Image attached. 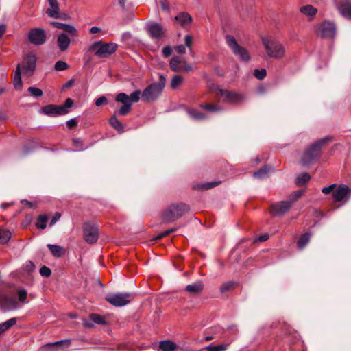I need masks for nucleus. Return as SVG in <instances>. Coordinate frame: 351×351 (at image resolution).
Instances as JSON below:
<instances>
[{
	"mask_svg": "<svg viewBox=\"0 0 351 351\" xmlns=\"http://www.w3.org/2000/svg\"><path fill=\"white\" fill-rule=\"evenodd\" d=\"M183 82V77L178 75L173 76L171 82V87L172 89L178 88Z\"/></svg>",
	"mask_w": 351,
	"mask_h": 351,
	"instance_id": "nucleus-38",
	"label": "nucleus"
},
{
	"mask_svg": "<svg viewBox=\"0 0 351 351\" xmlns=\"http://www.w3.org/2000/svg\"><path fill=\"white\" fill-rule=\"evenodd\" d=\"M27 90L29 94L34 97H41L43 94V92L41 89L34 86L29 87Z\"/></svg>",
	"mask_w": 351,
	"mask_h": 351,
	"instance_id": "nucleus-43",
	"label": "nucleus"
},
{
	"mask_svg": "<svg viewBox=\"0 0 351 351\" xmlns=\"http://www.w3.org/2000/svg\"><path fill=\"white\" fill-rule=\"evenodd\" d=\"M184 42L186 47L191 49L192 47L193 38L190 35H186L184 37Z\"/></svg>",
	"mask_w": 351,
	"mask_h": 351,
	"instance_id": "nucleus-54",
	"label": "nucleus"
},
{
	"mask_svg": "<svg viewBox=\"0 0 351 351\" xmlns=\"http://www.w3.org/2000/svg\"><path fill=\"white\" fill-rule=\"evenodd\" d=\"M84 239L88 243H95L99 238L97 226L90 222H86L83 226Z\"/></svg>",
	"mask_w": 351,
	"mask_h": 351,
	"instance_id": "nucleus-9",
	"label": "nucleus"
},
{
	"mask_svg": "<svg viewBox=\"0 0 351 351\" xmlns=\"http://www.w3.org/2000/svg\"><path fill=\"white\" fill-rule=\"evenodd\" d=\"M66 124L69 128H72L77 125V122L75 119H71L66 121Z\"/></svg>",
	"mask_w": 351,
	"mask_h": 351,
	"instance_id": "nucleus-60",
	"label": "nucleus"
},
{
	"mask_svg": "<svg viewBox=\"0 0 351 351\" xmlns=\"http://www.w3.org/2000/svg\"><path fill=\"white\" fill-rule=\"evenodd\" d=\"M48 218L46 215H40L36 219V226L40 229H45L47 227Z\"/></svg>",
	"mask_w": 351,
	"mask_h": 351,
	"instance_id": "nucleus-37",
	"label": "nucleus"
},
{
	"mask_svg": "<svg viewBox=\"0 0 351 351\" xmlns=\"http://www.w3.org/2000/svg\"><path fill=\"white\" fill-rule=\"evenodd\" d=\"M319 33L323 37L333 38L336 33V27L334 23L325 21L320 25Z\"/></svg>",
	"mask_w": 351,
	"mask_h": 351,
	"instance_id": "nucleus-16",
	"label": "nucleus"
},
{
	"mask_svg": "<svg viewBox=\"0 0 351 351\" xmlns=\"http://www.w3.org/2000/svg\"><path fill=\"white\" fill-rule=\"evenodd\" d=\"M262 43L267 56L270 58L280 60L286 54V49L284 44L271 37H263Z\"/></svg>",
	"mask_w": 351,
	"mask_h": 351,
	"instance_id": "nucleus-1",
	"label": "nucleus"
},
{
	"mask_svg": "<svg viewBox=\"0 0 351 351\" xmlns=\"http://www.w3.org/2000/svg\"><path fill=\"white\" fill-rule=\"evenodd\" d=\"M73 144L75 147L80 148L81 149H83L82 147V141L80 139H74L73 140Z\"/></svg>",
	"mask_w": 351,
	"mask_h": 351,
	"instance_id": "nucleus-62",
	"label": "nucleus"
},
{
	"mask_svg": "<svg viewBox=\"0 0 351 351\" xmlns=\"http://www.w3.org/2000/svg\"><path fill=\"white\" fill-rule=\"evenodd\" d=\"M166 84L165 77L160 74L159 81L147 86L142 92V99L144 101H153L157 99L162 94Z\"/></svg>",
	"mask_w": 351,
	"mask_h": 351,
	"instance_id": "nucleus-2",
	"label": "nucleus"
},
{
	"mask_svg": "<svg viewBox=\"0 0 351 351\" xmlns=\"http://www.w3.org/2000/svg\"><path fill=\"white\" fill-rule=\"evenodd\" d=\"M47 247L55 257L59 258L63 254L64 249L60 245L48 244Z\"/></svg>",
	"mask_w": 351,
	"mask_h": 351,
	"instance_id": "nucleus-29",
	"label": "nucleus"
},
{
	"mask_svg": "<svg viewBox=\"0 0 351 351\" xmlns=\"http://www.w3.org/2000/svg\"><path fill=\"white\" fill-rule=\"evenodd\" d=\"M71 43V40L65 32H62L57 36V45L62 52L66 51Z\"/></svg>",
	"mask_w": 351,
	"mask_h": 351,
	"instance_id": "nucleus-18",
	"label": "nucleus"
},
{
	"mask_svg": "<svg viewBox=\"0 0 351 351\" xmlns=\"http://www.w3.org/2000/svg\"><path fill=\"white\" fill-rule=\"evenodd\" d=\"M328 141V138H324L312 144L302 157L301 162L302 165L307 166L315 162L319 157L322 146Z\"/></svg>",
	"mask_w": 351,
	"mask_h": 351,
	"instance_id": "nucleus-4",
	"label": "nucleus"
},
{
	"mask_svg": "<svg viewBox=\"0 0 351 351\" xmlns=\"http://www.w3.org/2000/svg\"><path fill=\"white\" fill-rule=\"evenodd\" d=\"M338 10L344 17L351 19V1H346L343 2L338 7Z\"/></svg>",
	"mask_w": 351,
	"mask_h": 351,
	"instance_id": "nucleus-24",
	"label": "nucleus"
},
{
	"mask_svg": "<svg viewBox=\"0 0 351 351\" xmlns=\"http://www.w3.org/2000/svg\"><path fill=\"white\" fill-rule=\"evenodd\" d=\"M269 172V168L267 166H265L263 168L260 169L254 173V177L258 179H261L265 178Z\"/></svg>",
	"mask_w": 351,
	"mask_h": 351,
	"instance_id": "nucleus-40",
	"label": "nucleus"
},
{
	"mask_svg": "<svg viewBox=\"0 0 351 351\" xmlns=\"http://www.w3.org/2000/svg\"><path fill=\"white\" fill-rule=\"evenodd\" d=\"M109 123L112 128L119 132H123V124L117 119L116 114L114 113L109 120Z\"/></svg>",
	"mask_w": 351,
	"mask_h": 351,
	"instance_id": "nucleus-30",
	"label": "nucleus"
},
{
	"mask_svg": "<svg viewBox=\"0 0 351 351\" xmlns=\"http://www.w3.org/2000/svg\"><path fill=\"white\" fill-rule=\"evenodd\" d=\"M0 307L3 310H15L19 305L15 300L11 298L2 297L0 298Z\"/></svg>",
	"mask_w": 351,
	"mask_h": 351,
	"instance_id": "nucleus-20",
	"label": "nucleus"
},
{
	"mask_svg": "<svg viewBox=\"0 0 351 351\" xmlns=\"http://www.w3.org/2000/svg\"><path fill=\"white\" fill-rule=\"evenodd\" d=\"M101 31V28L97 26H93L90 29V32L91 34H97Z\"/></svg>",
	"mask_w": 351,
	"mask_h": 351,
	"instance_id": "nucleus-63",
	"label": "nucleus"
},
{
	"mask_svg": "<svg viewBox=\"0 0 351 351\" xmlns=\"http://www.w3.org/2000/svg\"><path fill=\"white\" fill-rule=\"evenodd\" d=\"M175 19L182 27H186V26L189 25L191 23V21H192L191 16L188 13H185V12H180V13H179L175 17Z\"/></svg>",
	"mask_w": 351,
	"mask_h": 351,
	"instance_id": "nucleus-26",
	"label": "nucleus"
},
{
	"mask_svg": "<svg viewBox=\"0 0 351 351\" xmlns=\"http://www.w3.org/2000/svg\"><path fill=\"white\" fill-rule=\"evenodd\" d=\"M68 68L69 65L65 62L62 60L56 62L54 65V69L58 71H65Z\"/></svg>",
	"mask_w": 351,
	"mask_h": 351,
	"instance_id": "nucleus-45",
	"label": "nucleus"
},
{
	"mask_svg": "<svg viewBox=\"0 0 351 351\" xmlns=\"http://www.w3.org/2000/svg\"><path fill=\"white\" fill-rule=\"evenodd\" d=\"M310 179L311 176L308 173H303L297 177L295 180V184L298 186H302L308 182Z\"/></svg>",
	"mask_w": 351,
	"mask_h": 351,
	"instance_id": "nucleus-33",
	"label": "nucleus"
},
{
	"mask_svg": "<svg viewBox=\"0 0 351 351\" xmlns=\"http://www.w3.org/2000/svg\"><path fill=\"white\" fill-rule=\"evenodd\" d=\"M174 231H176V229L175 228H172V229H169V230H167L165 232H163L162 233H161L160 235H158L157 237V239H162V237L167 236V234L171 233V232H173Z\"/></svg>",
	"mask_w": 351,
	"mask_h": 351,
	"instance_id": "nucleus-59",
	"label": "nucleus"
},
{
	"mask_svg": "<svg viewBox=\"0 0 351 351\" xmlns=\"http://www.w3.org/2000/svg\"><path fill=\"white\" fill-rule=\"evenodd\" d=\"M234 282H232V281H229V282H226L223 283L220 288L221 293H224L227 292L234 286Z\"/></svg>",
	"mask_w": 351,
	"mask_h": 351,
	"instance_id": "nucleus-49",
	"label": "nucleus"
},
{
	"mask_svg": "<svg viewBox=\"0 0 351 351\" xmlns=\"http://www.w3.org/2000/svg\"><path fill=\"white\" fill-rule=\"evenodd\" d=\"M268 238H269V236L267 234H263L260 235L258 237V240L260 242H264V241H267L268 239Z\"/></svg>",
	"mask_w": 351,
	"mask_h": 351,
	"instance_id": "nucleus-61",
	"label": "nucleus"
},
{
	"mask_svg": "<svg viewBox=\"0 0 351 351\" xmlns=\"http://www.w3.org/2000/svg\"><path fill=\"white\" fill-rule=\"evenodd\" d=\"M51 24L53 27L62 29L71 35H75L77 33V29L73 25L56 21H53Z\"/></svg>",
	"mask_w": 351,
	"mask_h": 351,
	"instance_id": "nucleus-21",
	"label": "nucleus"
},
{
	"mask_svg": "<svg viewBox=\"0 0 351 351\" xmlns=\"http://www.w3.org/2000/svg\"><path fill=\"white\" fill-rule=\"evenodd\" d=\"M177 346L171 341H162L159 345V349L162 351H174Z\"/></svg>",
	"mask_w": 351,
	"mask_h": 351,
	"instance_id": "nucleus-28",
	"label": "nucleus"
},
{
	"mask_svg": "<svg viewBox=\"0 0 351 351\" xmlns=\"http://www.w3.org/2000/svg\"><path fill=\"white\" fill-rule=\"evenodd\" d=\"M230 343H222L217 346H213L212 344L207 346L205 349L207 351H225L228 349Z\"/></svg>",
	"mask_w": 351,
	"mask_h": 351,
	"instance_id": "nucleus-36",
	"label": "nucleus"
},
{
	"mask_svg": "<svg viewBox=\"0 0 351 351\" xmlns=\"http://www.w3.org/2000/svg\"><path fill=\"white\" fill-rule=\"evenodd\" d=\"M200 108L210 112H219L223 110V108L220 106H213L212 104H201Z\"/></svg>",
	"mask_w": 351,
	"mask_h": 351,
	"instance_id": "nucleus-42",
	"label": "nucleus"
},
{
	"mask_svg": "<svg viewBox=\"0 0 351 351\" xmlns=\"http://www.w3.org/2000/svg\"><path fill=\"white\" fill-rule=\"evenodd\" d=\"M141 94V91L138 90L134 91L130 94V96H129V99L131 102V105H132L133 102L136 103L140 100Z\"/></svg>",
	"mask_w": 351,
	"mask_h": 351,
	"instance_id": "nucleus-46",
	"label": "nucleus"
},
{
	"mask_svg": "<svg viewBox=\"0 0 351 351\" xmlns=\"http://www.w3.org/2000/svg\"><path fill=\"white\" fill-rule=\"evenodd\" d=\"M255 77L258 80H263L267 75L266 70L265 69H255L254 72Z\"/></svg>",
	"mask_w": 351,
	"mask_h": 351,
	"instance_id": "nucleus-48",
	"label": "nucleus"
},
{
	"mask_svg": "<svg viewBox=\"0 0 351 351\" xmlns=\"http://www.w3.org/2000/svg\"><path fill=\"white\" fill-rule=\"evenodd\" d=\"M291 202L288 200H283L276 202L271 206V212L273 215H284L291 207Z\"/></svg>",
	"mask_w": 351,
	"mask_h": 351,
	"instance_id": "nucleus-13",
	"label": "nucleus"
},
{
	"mask_svg": "<svg viewBox=\"0 0 351 351\" xmlns=\"http://www.w3.org/2000/svg\"><path fill=\"white\" fill-rule=\"evenodd\" d=\"M107 103V99H106V97L105 96H101L99 97V98H97L95 101V105L97 106H100L104 104H106Z\"/></svg>",
	"mask_w": 351,
	"mask_h": 351,
	"instance_id": "nucleus-53",
	"label": "nucleus"
},
{
	"mask_svg": "<svg viewBox=\"0 0 351 351\" xmlns=\"http://www.w3.org/2000/svg\"><path fill=\"white\" fill-rule=\"evenodd\" d=\"M204 285L202 281L196 282L186 287L185 290L191 293H198L203 290Z\"/></svg>",
	"mask_w": 351,
	"mask_h": 351,
	"instance_id": "nucleus-27",
	"label": "nucleus"
},
{
	"mask_svg": "<svg viewBox=\"0 0 351 351\" xmlns=\"http://www.w3.org/2000/svg\"><path fill=\"white\" fill-rule=\"evenodd\" d=\"M351 195V189L346 184L339 185L332 193L336 202H341Z\"/></svg>",
	"mask_w": 351,
	"mask_h": 351,
	"instance_id": "nucleus-15",
	"label": "nucleus"
},
{
	"mask_svg": "<svg viewBox=\"0 0 351 351\" xmlns=\"http://www.w3.org/2000/svg\"><path fill=\"white\" fill-rule=\"evenodd\" d=\"M172 53V49L170 46H166L162 49V55L165 57H169Z\"/></svg>",
	"mask_w": 351,
	"mask_h": 351,
	"instance_id": "nucleus-55",
	"label": "nucleus"
},
{
	"mask_svg": "<svg viewBox=\"0 0 351 351\" xmlns=\"http://www.w3.org/2000/svg\"><path fill=\"white\" fill-rule=\"evenodd\" d=\"M17 322L16 318H11L3 323H0V334L8 330L10 328L16 324Z\"/></svg>",
	"mask_w": 351,
	"mask_h": 351,
	"instance_id": "nucleus-32",
	"label": "nucleus"
},
{
	"mask_svg": "<svg viewBox=\"0 0 351 351\" xmlns=\"http://www.w3.org/2000/svg\"><path fill=\"white\" fill-rule=\"evenodd\" d=\"M19 300L22 304H27L28 302L26 300L27 296V292L25 289H19L17 292Z\"/></svg>",
	"mask_w": 351,
	"mask_h": 351,
	"instance_id": "nucleus-44",
	"label": "nucleus"
},
{
	"mask_svg": "<svg viewBox=\"0 0 351 351\" xmlns=\"http://www.w3.org/2000/svg\"><path fill=\"white\" fill-rule=\"evenodd\" d=\"M225 38L228 46L230 48L233 54L237 56L240 61L247 62L250 60L251 56L248 51L239 45L234 36L227 35Z\"/></svg>",
	"mask_w": 351,
	"mask_h": 351,
	"instance_id": "nucleus-5",
	"label": "nucleus"
},
{
	"mask_svg": "<svg viewBox=\"0 0 351 351\" xmlns=\"http://www.w3.org/2000/svg\"><path fill=\"white\" fill-rule=\"evenodd\" d=\"M189 210V206L184 204L172 205L164 212L162 215L163 220L165 222L173 221L180 218Z\"/></svg>",
	"mask_w": 351,
	"mask_h": 351,
	"instance_id": "nucleus-6",
	"label": "nucleus"
},
{
	"mask_svg": "<svg viewBox=\"0 0 351 351\" xmlns=\"http://www.w3.org/2000/svg\"><path fill=\"white\" fill-rule=\"evenodd\" d=\"M219 184V182H210L203 184L200 186L199 189L203 190L210 189Z\"/></svg>",
	"mask_w": 351,
	"mask_h": 351,
	"instance_id": "nucleus-50",
	"label": "nucleus"
},
{
	"mask_svg": "<svg viewBox=\"0 0 351 351\" xmlns=\"http://www.w3.org/2000/svg\"><path fill=\"white\" fill-rule=\"evenodd\" d=\"M60 217L61 215L59 213H55L50 221L49 225L52 226L56 224V223L60 219Z\"/></svg>",
	"mask_w": 351,
	"mask_h": 351,
	"instance_id": "nucleus-56",
	"label": "nucleus"
},
{
	"mask_svg": "<svg viewBox=\"0 0 351 351\" xmlns=\"http://www.w3.org/2000/svg\"><path fill=\"white\" fill-rule=\"evenodd\" d=\"M169 66L175 72H189L192 69L191 66L180 57L173 58L169 62Z\"/></svg>",
	"mask_w": 351,
	"mask_h": 351,
	"instance_id": "nucleus-12",
	"label": "nucleus"
},
{
	"mask_svg": "<svg viewBox=\"0 0 351 351\" xmlns=\"http://www.w3.org/2000/svg\"><path fill=\"white\" fill-rule=\"evenodd\" d=\"M65 343L69 344V340H62V341H56L53 343H47V344L45 345V347H58L61 344Z\"/></svg>",
	"mask_w": 351,
	"mask_h": 351,
	"instance_id": "nucleus-52",
	"label": "nucleus"
},
{
	"mask_svg": "<svg viewBox=\"0 0 351 351\" xmlns=\"http://www.w3.org/2000/svg\"><path fill=\"white\" fill-rule=\"evenodd\" d=\"M5 32V26L4 25H0V38L3 35Z\"/></svg>",
	"mask_w": 351,
	"mask_h": 351,
	"instance_id": "nucleus-64",
	"label": "nucleus"
},
{
	"mask_svg": "<svg viewBox=\"0 0 351 351\" xmlns=\"http://www.w3.org/2000/svg\"><path fill=\"white\" fill-rule=\"evenodd\" d=\"M51 272L50 269L46 266H43L40 269V274L43 276L49 277L51 275Z\"/></svg>",
	"mask_w": 351,
	"mask_h": 351,
	"instance_id": "nucleus-51",
	"label": "nucleus"
},
{
	"mask_svg": "<svg viewBox=\"0 0 351 351\" xmlns=\"http://www.w3.org/2000/svg\"><path fill=\"white\" fill-rule=\"evenodd\" d=\"M311 234L309 233H305L302 234L298 241V247L299 249L304 248L309 242Z\"/></svg>",
	"mask_w": 351,
	"mask_h": 351,
	"instance_id": "nucleus-35",
	"label": "nucleus"
},
{
	"mask_svg": "<svg viewBox=\"0 0 351 351\" xmlns=\"http://www.w3.org/2000/svg\"><path fill=\"white\" fill-rule=\"evenodd\" d=\"M11 238V232L9 230H0V244L7 243Z\"/></svg>",
	"mask_w": 351,
	"mask_h": 351,
	"instance_id": "nucleus-39",
	"label": "nucleus"
},
{
	"mask_svg": "<svg viewBox=\"0 0 351 351\" xmlns=\"http://www.w3.org/2000/svg\"><path fill=\"white\" fill-rule=\"evenodd\" d=\"M49 8L46 10V14L51 18L58 19L60 14V4L58 0H47Z\"/></svg>",
	"mask_w": 351,
	"mask_h": 351,
	"instance_id": "nucleus-19",
	"label": "nucleus"
},
{
	"mask_svg": "<svg viewBox=\"0 0 351 351\" xmlns=\"http://www.w3.org/2000/svg\"><path fill=\"white\" fill-rule=\"evenodd\" d=\"M106 300L114 306L121 307L130 302L131 294L126 293H108L106 295Z\"/></svg>",
	"mask_w": 351,
	"mask_h": 351,
	"instance_id": "nucleus-8",
	"label": "nucleus"
},
{
	"mask_svg": "<svg viewBox=\"0 0 351 351\" xmlns=\"http://www.w3.org/2000/svg\"><path fill=\"white\" fill-rule=\"evenodd\" d=\"M115 101L123 104L118 110V113L120 115L125 116L131 111L132 105L129 99V96L127 94L124 93L117 94L115 97Z\"/></svg>",
	"mask_w": 351,
	"mask_h": 351,
	"instance_id": "nucleus-11",
	"label": "nucleus"
},
{
	"mask_svg": "<svg viewBox=\"0 0 351 351\" xmlns=\"http://www.w3.org/2000/svg\"><path fill=\"white\" fill-rule=\"evenodd\" d=\"M36 57L34 53H29L25 58L23 66V71L27 74H32L35 70Z\"/></svg>",
	"mask_w": 351,
	"mask_h": 351,
	"instance_id": "nucleus-17",
	"label": "nucleus"
},
{
	"mask_svg": "<svg viewBox=\"0 0 351 351\" xmlns=\"http://www.w3.org/2000/svg\"><path fill=\"white\" fill-rule=\"evenodd\" d=\"M27 37L29 43L39 46L43 45L46 42L47 34L43 29L35 27L29 31Z\"/></svg>",
	"mask_w": 351,
	"mask_h": 351,
	"instance_id": "nucleus-10",
	"label": "nucleus"
},
{
	"mask_svg": "<svg viewBox=\"0 0 351 351\" xmlns=\"http://www.w3.org/2000/svg\"><path fill=\"white\" fill-rule=\"evenodd\" d=\"M146 30L152 39H159L165 34L162 26L157 23H149L146 25Z\"/></svg>",
	"mask_w": 351,
	"mask_h": 351,
	"instance_id": "nucleus-14",
	"label": "nucleus"
},
{
	"mask_svg": "<svg viewBox=\"0 0 351 351\" xmlns=\"http://www.w3.org/2000/svg\"><path fill=\"white\" fill-rule=\"evenodd\" d=\"M90 319L91 321H93V322H95L96 324H105V320H104V317L97 314H91L90 315Z\"/></svg>",
	"mask_w": 351,
	"mask_h": 351,
	"instance_id": "nucleus-47",
	"label": "nucleus"
},
{
	"mask_svg": "<svg viewBox=\"0 0 351 351\" xmlns=\"http://www.w3.org/2000/svg\"><path fill=\"white\" fill-rule=\"evenodd\" d=\"M335 184H330V186H326V187H324L322 189V192L324 194H329L333 189L335 187Z\"/></svg>",
	"mask_w": 351,
	"mask_h": 351,
	"instance_id": "nucleus-57",
	"label": "nucleus"
},
{
	"mask_svg": "<svg viewBox=\"0 0 351 351\" xmlns=\"http://www.w3.org/2000/svg\"><path fill=\"white\" fill-rule=\"evenodd\" d=\"M300 12L308 18L309 20H312L317 12V8L311 5H306L302 6L300 8Z\"/></svg>",
	"mask_w": 351,
	"mask_h": 351,
	"instance_id": "nucleus-22",
	"label": "nucleus"
},
{
	"mask_svg": "<svg viewBox=\"0 0 351 351\" xmlns=\"http://www.w3.org/2000/svg\"><path fill=\"white\" fill-rule=\"evenodd\" d=\"M303 193L304 192L302 191H295L288 197L287 200L289 202H291V204L293 205V203H295L303 195Z\"/></svg>",
	"mask_w": 351,
	"mask_h": 351,
	"instance_id": "nucleus-41",
	"label": "nucleus"
},
{
	"mask_svg": "<svg viewBox=\"0 0 351 351\" xmlns=\"http://www.w3.org/2000/svg\"><path fill=\"white\" fill-rule=\"evenodd\" d=\"M186 112L189 117L194 120L199 121L206 118L205 114L195 109H188Z\"/></svg>",
	"mask_w": 351,
	"mask_h": 351,
	"instance_id": "nucleus-31",
	"label": "nucleus"
},
{
	"mask_svg": "<svg viewBox=\"0 0 351 351\" xmlns=\"http://www.w3.org/2000/svg\"><path fill=\"white\" fill-rule=\"evenodd\" d=\"M56 105H47L41 108V112L47 115L55 117L56 116Z\"/></svg>",
	"mask_w": 351,
	"mask_h": 351,
	"instance_id": "nucleus-34",
	"label": "nucleus"
},
{
	"mask_svg": "<svg viewBox=\"0 0 351 351\" xmlns=\"http://www.w3.org/2000/svg\"><path fill=\"white\" fill-rule=\"evenodd\" d=\"M215 92L216 95L223 102L231 104H239L244 100V95L237 92H232L219 88H216Z\"/></svg>",
	"mask_w": 351,
	"mask_h": 351,
	"instance_id": "nucleus-7",
	"label": "nucleus"
},
{
	"mask_svg": "<svg viewBox=\"0 0 351 351\" xmlns=\"http://www.w3.org/2000/svg\"><path fill=\"white\" fill-rule=\"evenodd\" d=\"M117 47V44L114 43H104L99 40L89 45L88 51H94L95 55L99 58H106L114 53Z\"/></svg>",
	"mask_w": 351,
	"mask_h": 351,
	"instance_id": "nucleus-3",
	"label": "nucleus"
},
{
	"mask_svg": "<svg viewBox=\"0 0 351 351\" xmlns=\"http://www.w3.org/2000/svg\"><path fill=\"white\" fill-rule=\"evenodd\" d=\"M73 104V101L71 98H67L64 104L56 105V116L66 114L69 112V108Z\"/></svg>",
	"mask_w": 351,
	"mask_h": 351,
	"instance_id": "nucleus-23",
	"label": "nucleus"
},
{
	"mask_svg": "<svg viewBox=\"0 0 351 351\" xmlns=\"http://www.w3.org/2000/svg\"><path fill=\"white\" fill-rule=\"evenodd\" d=\"M175 50L180 54L186 53V47L183 45H178L175 47Z\"/></svg>",
	"mask_w": 351,
	"mask_h": 351,
	"instance_id": "nucleus-58",
	"label": "nucleus"
},
{
	"mask_svg": "<svg viewBox=\"0 0 351 351\" xmlns=\"http://www.w3.org/2000/svg\"><path fill=\"white\" fill-rule=\"evenodd\" d=\"M13 84L16 90H20L22 89L23 84L21 77V66L19 64L17 65L14 71Z\"/></svg>",
	"mask_w": 351,
	"mask_h": 351,
	"instance_id": "nucleus-25",
	"label": "nucleus"
}]
</instances>
